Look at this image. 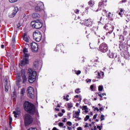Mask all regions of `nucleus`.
I'll return each instance as SVG.
<instances>
[{"instance_id":"obj_42","label":"nucleus","mask_w":130,"mask_h":130,"mask_svg":"<svg viewBox=\"0 0 130 130\" xmlns=\"http://www.w3.org/2000/svg\"><path fill=\"white\" fill-rule=\"evenodd\" d=\"M92 1H89V2H88V5H89V6H90L91 7H92V5H93V3H92Z\"/></svg>"},{"instance_id":"obj_47","label":"nucleus","mask_w":130,"mask_h":130,"mask_svg":"<svg viewBox=\"0 0 130 130\" xmlns=\"http://www.w3.org/2000/svg\"><path fill=\"white\" fill-rule=\"evenodd\" d=\"M90 88L91 89V91H93V89H94V85H91Z\"/></svg>"},{"instance_id":"obj_31","label":"nucleus","mask_w":130,"mask_h":130,"mask_svg":"<svg viewBox=\"0 0 130 130\" xmlns=\"http://www.w3.org/2000/svg\"><path fill=\"white\" fill-rule=\"evenodd\" d=\"M87 99H84V102L85 104H88V105H90L91 103L88 102V103H87Z\"/></svg>"},{"instance_id":"obj_19","label":"nucleus","mask_w":130,"mask_h":130,"mask_svg":"<svg viewBox=\"0 0 130 130\" xmlns=\"http://www.w3.org/2000/svg\"><path fill=\"white\" fill-rule=\"evenodd\" d=\"M109 53H108V55L109 56V57H110V58H113V57H114V54L111 53L110 50H109Z\"/></svg>"},{"instance_id":"obj_36","label":"nucleus","mask_w":130,"mask_h":130,"mask_svg":"<svg viewBox=\"0 0 130 130\" xmlns=\"http://www.w3.org/2000/svg\"><path fill=\"white\" fill-rule=\"evenodd\" d=\"M76 75H80V74H81V71L79 70V71H75Z\"/></svg>"},{"instance_id":"obj_15","label":"nucleus","mask_w":130,"mask_h":130,"mask_svg":"<svg viewBox=\"0 0 130 130\" xmlns=\"http://www.w3.org/2000/svg\"><path fill=\"white\" fill-rule=\"evenodd\" d=\"M104 1H101V2L99 3V8L98 9V11H101L102 10V7L103 6V2Z\"/></svg>"},{"instance_id":"obj_13","label":"nucleus","mask_w":130,"mask_h":130,"mask_svg":"<svg viewBox=\"0 0 130 130\" xmlns=\"http://www.w3.org/2000/svg\"><path fill=\"white\" fill-rule=\"evenodd\" d=\"M19 11V8H18V7H14V9L13 10V12L11 14L9 15V18H14L15 16H16V14Z\"/></svg>"},{"instance_id":"obj_48","label":"nucleus","mask_w":130,"mask_h":130,"mask_svg":"<svg viewBox=\"0 0 130 130\" xmlns=\"http://www.w3.org/2000/svg\"><path fill=\"white\" fill-rule=\"evenodd\" d=\"M97 115H98V114H96L93 116V119H96V118H97Z\"/></svg>"},{"instance_id":"obj_49","label":"nucleus","mask_w":130,"mask_h":130,"mask_svg":"<svg viewBox=\"0 0 130 130\" xmlns=\"http://www.w3.org/2000/svg\"><path fill=\"white\" fill-rule=\"evenodd\" d=\"M62 122H67V118H64L62 120Z\"/></svg>"},{"instance_id":"obj_30","label":"nucleus","mask_w":130,"mask_h":130,"mask_svg":"<svg viewBox=\"0 0 130 130\" xmlns=\"http://www.w3.org/2000/svg\"><path fill=\"white\" fill-rule=\"evenodd\" d=\"M68 108L71 109L73 107V104L72 103H68Z\"/></svg>"},{"instance_id":"obj_27","label":"nucleus","mask_w":130,"mask_h":130,"mask_svg":"<svg viewBox=\"0 0 130 130\" xmlns=\"http://www.w3.org/2000/svg\"><path fill=\"white\" fill-rule=\"evenodd\" d=\"M23 40L25 41V42H29V39L26 37H23Z\"/></svg>"},{"instance_id":"obj_21","label":"nucleus","mask_w":130,"mask_h":130,"mask_svg":"<svg viewBox=\"0 0 130 130\" xmlns=\"http://www.w3.org/2000/svg\"><path fill=\"white\" fill-rule=\"evenodd\" d=\"M88 108L87 107V106H84L82 107V110H85V112L86 113H88Z\"/></svg>"},{"instance_id":"obj_23","label":"nucleus","mask_w":130,"mask_h":130,"mask_svg":"<svg viewBox=\"0 0 130 130\" xmlns=\"http://www.w3.org/2000/svg\"><path fill=\"white\" fill-rule=\"evenodd\" d=\"M5 91L8 92L9 91V85H4Z\"/></svg>"},{"instance_id":"obj_57","label":"nucleus","mask_w":130,"mask_h":130,"mask_svg":"<svg viewBox=\"0 0 130 130\" xmlns=\"http://www.w3.org/2000/svg\"><path fill=\"white\" fill-rule=\"evenodd\" d=\"M126 2H127V1H126V0H122L121 1V3H126Z\"/></svg>"},{"instance_id":"obj_60","label":"nucleus","mask_w":130,"mask_h":130,"mask_svg":"<svg viewBox=\"0 0 130 130\" xmlns=\"http://www.w3.org/2000/svg\"><path fill=\"white\" fill-rule=\"evenodd\" d=\"M62 113H64L66 112V111L64 109L62 110Z\"/></svg>"},{"instance_id":"obj_9","label":"nucleus","mask_w":130,"mask_h":130,"mask_svg":"<svg viewBox=\"0 0 130 130\" xmlns=\"http://www.w3.org/2000/svg\"><path fill=\"white\" fill-rule=\"evenodd\" d=\"M30 46L32 52H37L38 51V44L37 43L32 42L30 43Z\"/></svg>"},{"instance_id":"obj_55","label":"nucleus","mask_w":130,"mask_h":130,"mask_svg":"<svg viewBox=\"0 0 130 130\" xmlns=\"http://www.w3.org/2000/svg\"><path fill=\"white\" fill-rule=\"evenodd\" d=\"M80 11L79 10H76V12H75L76 14H79Z\"/></svg>"},{"instance_id":"obj_7","label":"nucleus","mask_w":130,"mask_h":130,"mask_svg":"<svg viewBox=\"0 0 130 130\" xmlns=\"http://www.w3.org/2000/svg\"><path fill=\"white\" fill-rule=\"evenodd\" d=\"M99 50L101 52H107L108 51V46L106 43H103L100 45Z\"/></svg>"},{"instance_id":"obj_2","label":"nucleus","mask_w":130,"mask_h":130,"mask_svg":"<svg viewBox=\"0 0 130 130\" xmlns=\"http://www.w3.org/2000/svg\"><path fill=\"white\" fill-rule=\"evenodd\" d=\"M28 82L32 84V83H34L35 81H36V76H37V72H34L33 70L31 69H29L28 70Z\"/></svg>"},{"instance_id":"obj_38","label":"nucleus","mask_w":130,"mask_h":130,"mask_svg":"<svg viewBox=\"0 0 130 130\" xmlns=\"http://www.w3.org/2000/svg\"><path fill=\"white\" fill-rule=\"evenodd\" d=\"M30 56V54L28 53H24V57H29Z\"/></svg>"},{"instance_id":"obj_6","label":"nucleus","mask_w":130,"mask_h":130,"mask_svg":"<svg viewBox=\"0 0 130 130\" xmlns=\"http://www.w3.org/2000/svg\"><path fill=\"white\" fill-rule=\"evenodd\" d=\"M104 28L108 32H107V35L108 34H111L113 31V26L110 23H107L104 26Z\"/></svg>"},{"instance_id":"obj_58","label":"nucleus","mask_w":130,"mask_h":130,"mask_svg":"<svg viewBox=\"0 0 130 130\" xmlns=\"http://www.w3.org/2000/svg\"><path fill=\"white\" fill-rule=\"evenodd\" d=\"M5 85H8V80H6L5 83Z\"/></svg>"},{"instance_id":"obj_51","label":"nucleus","mask_w":130,"mask_h":130,"mask_svg":"<svg viewBox=\"0 0 130 130\" xmlns=\"http://www.w3.org/2000/svg\"><path fill=\"white\" fill-rule=\"evenodd\" d=\"M79 98V101L80 102H81V101H82V96L80 95Z\"/></svg>"},{"instance_id":"obj_43","label":"nucleus","mask_w":130,"mask_h":130,"mask_svg":"<svg viewBox=\"0 0 130 130\" xmlns=\"http://www.w3.org/2000/svg\"><path fill=\"white\" fill-rule=\"evenodd\" d=\"M63 115V114H62V113H58V116L61 117Z\"/></svg>"},{"instance_id":"obj_16","label":"nucleus","mask_w":130,"mask_h":130,"mask_svg":"<svg viewBox=\"0 0 130 130\" xmlns=\"http://www.w3.org/2000/svg\"><path fill=\"white\" fill-rule=\"evenodd\" d=\"M32 17L33 19H37L38 18H40V15H39L38 13H35L32 14Z\"/></svg>"},{"instance_id":"obj_18","label":"nucleus","mask_w":130,"mask_h":130,"mask_svg":"<svg viewBox=\"0 0 130 130\" xmlns=\"http://www.w3.org/2000/svg\"><path fill=\"white\" fill-rule=\"evenodd\" d=\"M124 57L125 58V59H127L128 57H129V53L127 52H125L124 53Z\"/></svg>"},{"instance_id":"obj_24","label":"nucleus","mask_w":130,"mask_h":130,"mask_svg":"<svg viewBox=\"0 0 130 130\" xmlns=\"http://www.w3.org/2000/svg\"><path fill=\"white\" fill-rule=\"evenodd\" d=\"M15 112L17 113H21V109H20L19 108V107H17L15 109Z\"/></svg>"},{"instance_id":"obj_35","label":"nucleus","mask_w":130,"mask_h":130,"mask_svg":"<svg viewBox=\"0 0 130 130\" xmlns=\"http://www.w3.org/2000/svg\"><path fill=\"white\" fill-rule=\"evenodd\" d=\"M23 52L24 53H26V52H28V49L25 48L24 49H23Z\"/></svg>"},{"instance_id":"obj_10","label":"nucleus","mask_w":130,"mask_h":130,"mask_svg":"<svg viewBox=\"0 0 130 130\" xmlns=\"http://www.w3.org/2000/svg\"><path fill=\"white\" fill-rule=\"evenodd\" d=\"M29 63V59L27 58H23L22 60L20 61L19 63V66L20 67H24L26 64Z\"/></svg>"},{"instance_id":"obj_12","label":"nucleus","mask_w":130,"mask_h":130,"mask_svg":"<svg viewBox=\"0 0 130 130\" xmlns=\"http://www.w3.org/2000/svg\"><path fill=\"white\" fill-rule=\"evenodd\" d=\"M92 19L91 18H88V19H85L84 22L85 23L86 26L89 28H91L92 26L93 22H92Z\"/></svg>"},{"instance_id":"obj_53","label":"nucleus","mask_w":130,"mask_h":130,"mask_svg":"<svg viewBox=\"0 0 130 130\" xmlns=\"http://www.w3.org/2000/svg\"><path fill=\"white\" fill-rule=\"evenodd\" d=\"M94 110H96V111H99V109H98V108L96 107L94 108Z\"/></svg>"},{"instance_id":"obj_63","label":"nucleus","mask_w":130,"mask_h":130,"mask_svg":"<svg viewBox=\"0 0 130 130\" xmlns=\"http://www.w3.org/2000/svg\"><path fill=\"white\" fill-rule=\"evenodd\" d=\"M52 130H57V128L54 127V128H53Z\"/></svg>"},{"instance_id":"obj_8","label":"nucleus","mask_w":130,"mask_h":130,"mask_svg":"<svg viewBox=\"0 0 130 130\" xmlns=\"http://www.w3.org/2000/svg\"><path fill=\"white\" fill-rule=\"evenodd\" d=\"M27 93L28 97L30 98L31 99H34V89L32 87L29 86L28 87L27 90Z\"/></svg>"},{"instance_id":"obj_14","label":"nucleus","mask_w":130,"mask_h":130,"mask_svg":"<svg viewBox=\"0 0 130 130\" xmlns=\"http://www.w3.org/2000/svg\"><path fill=\"white\" fill-rule=\"evenodd\" d=\"M34 66L36 70H38L39 69H41V66L39 64L38 61H36L34 62Z\"/></svg>"},{"instance_id":"obj_62","label":"nucleus","mask_w":130,"mask_h":130,"mask_svg":"<svg viewBox=\"0 0 130 130\" xmlns=\"http://www.w3.org/2000/svg\"><path fill=\"white\" fill-rule=\"evenodd\" d=\"M84 127H88V123H86L85 126Z\"/></svg>"},{"instance_id":"obj_26","label":"nucleus","mask_w":130,"mask_h":130,"mask_svg":"<svg viewBox=\"0 0 130 130\" xmlns=\"http://www.w3.org/2000/svg\"><path fill=\"white\" fill-rule=\"evenodd\" d=\"M102 90H103V85H100L99 86V91L101 92L102 91Z\"/></svg>"},{"instance_id":"obj_11","label":"nucleus","mask_w":130,"mask_h":130,"mask_svg":"<svg viewBox=\"0 0 130 130\" xmlns=\"http://www.w3.org/2000/svg\"><path fill=\"white\" fill-rule=\"evenodd\" d=\"M44 7V4H43V3L40 2L39 3L38 6H37L35 7V11L36 12H40L42 9H43V7Z\"/></svg>"},{"instance_id":"obj_41","label":"nucleus","mask_w":130,"mask_h":130,"mask_svg":"<svg viewBox=\"0 0 130 130\" xmlns=\"http://www.w3.org/2000/svg\"><path fill=\"white\" fill-rule=\"evenodd\" d=\"M76 116H80V112H75Z\"/></svg>"},{"instance_id":"obj_59","label":"nucleus","mask_w":130,"mask_h":130,"mask_svg":"<svg viewBox=\"0 0 130 130\" xmlns=\"http://www.w3.org/2000/svg\"><path fill=\"white\" fill-rule=\"evenodd\" d=\"M1 48H2V49L5 48V45H1Z\"/></svg>"},{"instance_id":"obj_5","label":"nucleus","mask_w":130,"mask_h":130,"mask_svg":"<svg viewBox=\"0 0 130 130\" xmlns=\"http://www.w3.org/2000/svg\"><path fill=\"white\" fill-rule=\"evenodd\" d=\"M34 39H35L37 42H39L42 39V34L39 31V30H36L33 33Z\"/></svg>"},{"instance_id":"obj_3","label":"nucleus","mask_w":130,"mask_h":130,"mask_svg":"<svg viewBox=\"0 0 130 130\" xmlns=\"http://www.w3.org/2000/svg\"><path fill=\"white\" fill-rule=\"evenodd\" d=\"M30 114H25L24 116L25 126H29L30 124L33 123V117Z\"/></svg>"},{"instance_id":"obj_1","label":"nucleus","mask_w":130,"mask_h":130,"mask_svg":"<svg viewBox=\"0 0 130 130\" xmlns=\"http://www.w3.org/2000/svg\"><path fill=\"white\" fill-rule=\"evenodd\" d=\"M23 108L25 111L28 113L27 114L34 115L36 113V107L32 103L25 101L23 104Z\"/></svg>"},{"instance_id":"obj_33","label":"nucleus","mask_w":130,"mask_h":130,"mask_svg":"<svg viewBox=\"0 0 130 130\" xmlns=\"http://www.w3.org/2000/svg\"><path fill=\"white\" fill-rule=\"evenodd\" d=\"M105 116L104 115H101V120L102 121V120H104L105 118H104Z\"/></svg>"},{"instance_id":"obj_25","label":"nucleus","mask_w":130,"mask_h":130,"mask_svg":"<svg viewBox=\"0 0 130 130\" xmlns=\"http://www.w3.org/2000/svg\"><path fill=\"white\" fill-rule=\"evenodd\" d=\"M60 46H61V44H59V45H57L56 48V51H57V50H59V49L60 50V49H61Z\"/></svg>"},{"instance_id":"obj_22","label":"nucleus","mask_w":130,"mask_h":130,"mask_svg":"<svg viewBox=\"0 0 130 130\" xmlns=\"http://www.w3.org/2000/svg\"><path fill=\"white\" fill-rule=\"evenodd\" d=\"M13 113L14 114V117H15V118H17L18 117V115L20 114L19 113H17L16 111H13Z\"/></svg>"},{"instance_id":"obj_56","label":"nucleus","mask_w":130,"mask_h":130,"mask_svg":"<svg viewBox=\"0 0 130 130\" xmlns=\"http://www.w3.org/2000/svg\"><path fill=\"white\" fill-rule=\"evenodd\" d=\"M104 110V108H102V107H101L100 108V110L101 111H102L103 110Z\"/></svg>"},{"instance_id":"obj_28","label":"nucleus","mask_w":130,"mask_h":130,"mask_svg":"<svg viewBox=\"0 0 130 130\" xmlns=\"http://www.w3.org/2000/svg\"><path fill=\"white\" fill-rule=\"evenodd\" d=\"M75 93H76V94H79L80 93H81V91H80V88H77L75 90Z\"/></svg>"},{"instance_id":"obj_20","label":"nucleus","mask_w":130,"mask_h":130,"mask_svg":"<svg viewBox=\"0 0 130 130\" xmlns=\"http://www.w3.org/2000/svg\"><path fill=\"white\" fill-rule=\"evenodd\" d=\"M91 27H92L90 28L91 31H92V32H94V34H96V31H95V30H97V27H95L93 25H92V26H91Z\"/></svg>"},{"instance_id":"obj_45","label":"nucleus","mask_w":130,"mask_h":130,"mask_svg":"<svg viewBox=\"0 0 130 130\" xmlns=\"http://www.w3.org/2000/svg\"><path fill=\"white\" fill-rule=\"evenodd\" d=\"M97 128H99V130H101V129H102V126H100V125H98Z\"/></svg>"},{"instance_id":"obj_50","label":"nucleus","mask_w":130,"mask_h":130,"mask_svg":"<svg viewBox=\"0 0 130 130\" xmlns=\"http://www.w3.org/2000/svg\"><path fill=\"white\" fill-rule=\"evenodd\" d=\"M12 41H16V37H15L14 36L12 38Z\"/></svg>"},{"instance_id":"obj_29","label":"nucleus","mask_w":130,"mask_h":130,"mask_svg":"<svg viewBox=\"0 0 130 130\" xmlns=\"http://www.w3.org/2000/svg\"><path fill=\"white\" fill-rule=\"evenodd\" d=\"M12 121H13V118L12 117L10 116L9 117V124L11 125L12 124Z\"/></svg>"},{"instance_id":"obj_44","label":"nucleus","mask_w":130,"mask_h":130,"mask_svg":"<svg viewBox=\"0 0 130 130\" xmlns=\"http://www.w3.org/2000/svg\"><path fill=\"white\" fill-rule=\"evenodd\" d=\"M74 117H75V118H77L78 120H81V119H82V118L79 117V116H75Z\"/></svg>"},{"instance_id":"obj_37","label":"nucleus","mask_w":130,"mask_h":130,"mask_svg":"<svg viewBox=\"0 0 130 130\" xmlns=\"http://www.w3.org/2000/svg\"><path fill=\"white\" fill-rule=\"evenodd\" d=\"M67 123L68 125H69V126H72V122L68 121L67 122Z\"/></svg>"},{"instance_id":"obj_61","label":"nucleus","mask_w":130,"mask_h":130,"mask_svg":"<svg viewBox=\"0 0 130 130\" xmlns=\"http://www.w3.org/2000/svg\"><path fill=\"white\" fill-rule=\"evenodd\" d=\"M69 130H72V127H68V128H67Z\"/></svg>"},{"instance_id":"obj_40","label":"nucleus","mask_w":130,"mask_h":130,"mask_svg":"<svg viewBox=\"0 0 130 130\" xmlns=\"http://www.w3.org/2000/svg\"><path fill=\"white\" fill-rule=\"evenodd\" d=\"M59 126L61 127V126H63V123L62 122H59L58 124Z\"/></svg>"},{"instance_id":"obj_52","label":"nucleus","mask_w":130,"mask_h":130,"mask_svg":"<svg viewBox=\"0 0 130 130\" xmlns=\"http://www.w3.org/2000/svg\"><path fill=\"white\" fill-rule=\"evenodd\" d=\"M77 130H83V128L81 127H79L77 128Z\"/></svg>"},{"instance_id":"obj_54","label":"nucleus","mask_w":130,"mask_h":130,"mask_svg":"<svg viewBox=\"0 0 130 130\" xmlns=\"http://www.w3.org/2000/svg\"><path fill=\"white\" fill-rule=\"evenodd\" d=\"M86 82L87 83H91V79H88V80H86Z\"/></svg>"},{"instance_id":"obj_34","label":"nucleus","mask_w":130,"mask_h":130,"mask_svg":"<svg viewBox=\"0 0 130 130\" xmlns=\"http://www.w3.org/2000/svg\"><path fill=\"white\" fill-rule=\"evenodd\" d=\"M24 93H25V88H22L21 91V95H24Z\"/></svg>"},{"instance_id":"obj_32","label":"nucleus","mask_w":130,"mask_h":130,"mask_svg":"<svg viewBox=\"0 0 130 130\" xmlns=\"http://www.w3.org/2000/svg\"><path fill=\"white\" fill-rule=\"evenodd\" d=\"M90 118V116L89 115H86V117L84 118V121H87L88 119Z\"/></svg>"},{"instance_id":"obj_4","label":"nucleus","mask_w":130,"mask_h":130,"mask_svg":"<svg viewBox=\"0 0 130 130\" xmlns=\"http://www.w3.org/2000/svg\"><path fill=\"white\" fill-rule=\"evenodd\" d=\"M43 25V24L39 20L31 21L30 23V26H31L32 28H35V29H41Z\"/></svg>"},{"instance_id":"obj_39","label":"nucleus","mask_w":130,"mask_h":130,"mask_svg":"<svg viewBox=\"0 0 130 130\" xmlns=\"http://www.w3.org/2000/svg\"><path fill=\"white\" fill-rule=\"evenodd\" d=\"M9 1L11 3H16V2H18V0H9Z\"/></svg>"},{"instance_id":"obj_64","label":"nucleus","mask_w":130,"mask_h":130,"mask_svg":"<svg viewBox=\"0 0 130 130\" xmlns=\"http://www.w3.org/2000/svg\"><path fill=\"white\" fill-rule=\"evenodd\" d=\"M93 130H97V127H96V126H94V129Z\"/></svg>"},{"instance_id":"obj_17","label":"nucleus","mask_w":130,"mask_h":130,"mask_svg":"<svg viewBox=\"0 0 130 130\" xmlns=\"http://www.w3.org/2000/svg\"><path fill=\"white\" fill-rule=\"evenodd\" d=\"M22 80H23V83H26V82H27V77H26V76L24 74L22 75Z\"/></svg>"},{"instance_id":"obj_46","label":"nucleus","mask_w":130,"mask_h":130,"mask_svg":"<svg viewBox=\"0 0 130 130\" xmlns=\"http://www.w3.org/2000/svg\"><path fill=\"white\" fill-rule=\"evenodd\" d=\"M17 27L18 28H20V27H21V24L20 23H18L17 25Z\"/></svg>"}]
</instances>
